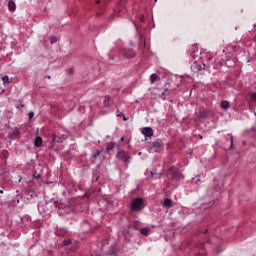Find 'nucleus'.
<instances>
[{"label": "nucleus", "instance_id": "nucleus-33", "mask_svg": "<svg viewBox=\"0 0 256 256\" xmlns=\"http://www.w3.org/2000/svg\"><path fill=\"white\" fill-rule=\"evenodd\" d=\"M63 208V206H58V209H62Z\"/></svg>", "mask_w": 256, "mask_h": 256}, {"label": "nucleus", "instance_id": "nucleus-23", "mask_svg": "<svg viewBox=\"0 0 256 256\" xmlns=\"http://www.w3.org/2000/svg\"><path fill=\"white\" fill-rule=\"evenodd\" d=\"M64 245H65V246L71 245V240H64Z\"/></svg>", "mask_w": 256, "mask_h": 256}, {"label": "nucleus", "instance_id": "nucleus-30", "mask_svg": "<svg viewBox=\"0 0 256 256\" xmlns=\"http://www.w3.org/2000/svg\"><path fill=\"white\" fill-rule=\"evenodd\" d=\"M124 121H127V118L125 117V114L122 116Z\"/></svg>", "mask_w": 256, "mask_h": 256}, {"label": "nucleus", "instance_id": "nucleus-26", "mask_svg": "<svg viewBox=\"0 0 256 256\" xmlns=\"http://www.w3.org/2000/svg\"><path fill=\"white\" fill-rule=\"evenodd\" d=\"M99 155H101V152H100V151H98V152H96L95 154H93V157H99Z\"/></svg>", "mask_w": 256, "mask_h": 256}, {"label": "nucleus", "instance_id": "nucleus-21", "mask_svg": "<svg viewBox=\"0 0 256 256\" xmlns=\"http://www.w3.org/2000/svg\"><path fill=\"white\" fill-rule=\"evenodd\" d=\"M28 117H29V119H33V117H35V113L33 111H30L28 113Z\"/></svg>", "mask_w": 256, "mask_h": 256}, {"label": "nucleus", "instance_id": "nucleus-29", "mask_svg": "<svg viewBox=\"0 0 256 256\" xmlns=\"http://www.w3.org/2000/svg\"><path fill=\"white\" fill-rule=\"evenodd\" d=\"M123 113H119V114H117V117H123Z\"/></svg>", "mask_w": 256, "mask_h": 256}, {"label": "nucleus", "instance_id": "nucleus-38", "mask_svg": "<svg viewBox=\"0 0 256 256\" xmlns=\"http://www.w3.org/2000/svg\"><path fill=\"white\" fill-rule=\"evenodd\" d=\"M200 139H203V136H200Z\"/></svg>", "mask_w": 256, "mask_h": 256}, {"label": "nucleus", "instance_id": "nucleus-36", "mask_svg": "<svg viewBox=\"0 0 256 256\" xmlns=\"http://www.w3.org/2000/svg\"><path fill=\"white\" fill-rule=\"evenodd\" d=\"M0 193L3 194V190H0Z\"/></svg>", "mask_w": 256, "mask_h": 256}, {"label": "nucleus", "instance_id": "nucleus-22", "mask_svg": "<svg viewBox=\"0 0 256 256\" xmlns=\"http://www.w3.org/2000/svg\"><path fill=\"white\" fill-rule=\"evenodd\" d=\"M230 149H233V136L230 137Z\"/></svg>", "mask_w": 256, "mask_h": 256}, {"label": "nucleus", "instance_id": "nucleus-1", "mask_svg": "<svg viewBox=\"0 0 256 256\" xmlns=\"http://www.w3.org/2000/svg\"><path fill=\"white\" fill-rule=\"evenodd\" d=\"M143 199L142 198H135L132 200L131 203V210L132 211H143Z\"/></svg>", "mask_w": 256, "mask_h": 256}, {"label": "nucleus", "instance_id": "nucleus-24", "mask_svg": "<svg viewBox=\"0 0 256 256\" xmlns=\"http://www.w3.org/2000/svg\"><path fill=\"white\" fill-rule=\"evenodd\" d=\"M34 179H41V175L40 174H34Z\"/></svg>", "mask_w": 256, "mask_h": 256}, {"label": "nucleus", "instance_id": "nucleus-2", "mask_svg": "<svg viewBox=\"0 0 256 256\" xmlns=\"http://www.w3.org/2000/svg\"><path fill=\"white\" fill-rule=\"evenodd\" d=\"M118 157H119V159L124 161V163H129V160L131 159V156H129V153H127L125 151H119Z\"/></svg>", "mask_w": 256, "mask_h": 256}, {"label": "nucleus", "instance_id": "nucleus-15", "mask_svg": "<svg viewBox=\"0 0 256 256\" xmlns=\"http://www.w3.org/2000/svg\"><path fill=\"white\" fill-rule=\"evenodd\" d=\"M199 118L200 119H207V112L206 111H202L199 113Z\"/></svg>", "mask_w": 256, "mask_h": 256}, {"label": "nucleus", "instance_id": "nucleus-32", "mask_svg": "<svg viewBox=\"0 0 256 256\" xmlns=\"http://www.w3.org/2000/svg\"><path fill=\"white\" fill-rule=\"evenodd\" d=\"M96 3H101V0H97Z\"/></svg>", "mask_w": 256, "mask_h": 256}, {"label": "nucleus", "instance_id": "nucleus-5", "mask_svg": "<svg viewBox=\"0 0 256 256\" xmlns=\"http://www.w3.org/2000/svg\"><path fill=\"white\" fill-rule=\"evenodd\" d=\"M152 149H154L156 152L163 149V142L161 140L154 141L152 144Z\"/></svg>", "mask_w": 256, "mask_h": 256}, {"label": "nucleus", "instance_id": "nucleus-16", "mask_svg": "<svg viewBox=\"0 0 256 256\" xmlns=\"http://www.w3.org/2000/svg\"><path fill=\"white\" fill-rule=\"evenodd\" d=\"M157 81V75L156 74H151L150 76V82L153 84Z\"/></svg>", "mask_w": 256, "mask_h": 256}, {"label": "nucleus", "instance_id": "nucleus-11", "mask_svg": "<svg viewBox=\"0 0 256 256\" xmlns=\"http://www.w3.org/2000/svg\"><path fill=\"white\" fill-rule=\"evenodd\" d=\"M172 175L174 179H184L183 174H181L179 171L172 172Z\"/></svg>", "mask_w": 256, "mask_h": 256}, {"label": "nucleus", "instance_id": "nucleus-7", "mask_svg": "<svg viewBox=\"0 0 256 256\" xmlns=\"http://www.w3.org/2000/svg\"><path fill=\"white\" fill-rule=\"evenodd\" d=\"M124 56L126 57V59H133V57H135V52H133L132 49H125Z\"/></svg>", "mask_w": 256, "mask_h": 256}, {"label": "nucleus", "instance_id": "nucleus-13", "mask_svg": "<svg viewBox=\"0 0 256 256\" xmlns=\"http://www.w3.org/2000/svg\"><path fill=\"white\" fill-rule=\"evenodd\" d=\"M140 233L147 237V235H149V228H141Z\"/></svg>", "mask_w": 256, "mask_h": 256}, {"label": "nucleus", "instance_id": "nucleus-4", "mask_svg": "<svg viewBox=\"0 0 256 256\" xmlns=\"http://www.w3.org/2000/svg\"><path fill=\"white\" fill-rule=\"evenodd\" d=\"M142 135H144V137H153V128L151 127L143 128Z\"/></svg>", "mask_w": 256, "mask_h": 256}, {"label": "nucleus", "instance_id": "nucleus-18", "mask_svg": "<svg viewBox=\"0 0 256 256\" xmlns=\"http://www.w3.org/2000/svg\"><path fill=\"white\" fill-rule=\"evenodd\" d=\"M115 148V143H111L107 146V151H111Z\"/></svg>", "mask_w": 256, "mask_h": 256}, {"label": "nucleus", "instance_id": "nucleus-9", "mask_svg": "<svg viewBox=\"0 0 256 256\" xmlns=\"http://www.w3.org/2000/svg\"><path fill=\"white\" fill-rule=\"evenodd\" d=\"M163 207H165L166 209H169L171 207H173V200L169 199V198H166L164 199L163 201Z\"/></svg>", "mask_w": 256, "mask_h": 256}, {"label": "nucleus", "instance_id": "nucleus-37", "mask_svg": "<svg viewBox=\"0 0 256 256\" xmlns=\"http://www.w3.org/2000/svg\"><path fill=\"white\" fill-rule=\"evenodd\" d=\"M138 155H142V153H141V152H139V153H138Z\"/></svg>", "mask_w": 256, "mask_h": 256}, {"label": "nucleus", "instance_id": "nucleus-19", "mask_svg": "<svg viewBox=\"0 0 256 256\" xmlns=\"http://www.w3.org/2000/svg\"><path fill=\"white\" fill-rule=\"evenodd\" d=\"M138 19H139V21H141V23H143L145 21V15L139 14Z\"/></svg>", "mask_w": 256, "mask_h": 256}, {"label": "nucleus", "instance_id": "nucleus-27", "mask_svg": "<svg viewBox=\"0 0 256 256\" xmlns=\"http://www.w3.org/2000/svg\"><path fill=\"white\" fill-rule=\"evenodd\" d=\"M51 43H57V38L56 37L52 38Z\"/></svg>", "mask_w": 256, "mask_h": 256}, {"label": "nucleus", "instance_id": "nucleus-28", "mask_svg": "<svg viewBox=\"0 0 256 256\" xmlns=\"http://www.w3.org/2000/svg\"><path fill=\"white\" fill-rule=\"evenodd\" d=\"M84 197H86L87 199H89V193H85Z\"/></svg>", "mask_w": 256, "mask_h": 256}, {"label": "nucleus", "instance_id": "nucleus-14", "mask_svg": "<svg viewBox=\"0 0 256 256\" xmlns=\"http://www.w3.org/2000/svg\"><path fill=\"white\" fill-rule=\"evenodd\" d=\"M3 85H9V76H3L2 77Z\"/></svg>", "mask_w": 256, "mask_h": 256}, {"label": "nucleus", "instance_id": "nucleus-25", "mask_svg": "<svg viewBox=\"0 0 256 256\" xmlns=\"http://www.w3.org/2000/svg\"><path fill=\"white\" fill-rule=\"evenodd\" d=\"M213 205H215V202H214V201H210V202L208 203V207H213Z\"/></svg>", "mask_w": 256, "mask_h": 256}, {"label": "nucleus", "instance_id": "nucleus-31", "mask_svg": "<svg viewBox=\"0 0 256 256\" xmlns=\"http://www.w3.org/2000/svg\"><path fill=\"white\" fill-rule=\"evenodd\" d=\"M120 141H125V137H121V138H120Z\"/></svg>", "mask_w": 256, "mask_h": 256}, {"label": "nucleus", "instance_id": "nucleus-10", "mask_svg": "<svg viewBox=\"0 0 256 256\" xmlns=\"http://www.w3.org/2000/svg\"><path fill=\"white\" fill-rule=\"evenodd\" d=\"M220 107L222 109H224L225 111H227V109H229L231 107V103H229V101L224 100L220 103Z\"/></svg>", "mask_w": 256, "mask_h": 256}, {"label": "nucleus", "instance_id": "nucleus-39", "mask_svg": "<svg viewBox=\"0 0 256 256\" xmlns=\"http://www.w3.org/2000/svg\"><path fill=\"white\" fill-rule=\"evenodd\" d=\"M151 175H154L153 172H151Z\"/></svg>", "mask_w": 256, "mask_h": 256}, {"label": "nucleus", "instance_id": "nucleus-35", "mask_svg": "<svg viewBox=\"0 0 256 256\" xmlns=\"http://www.w3.org/2000/svg\"><path fill=\"white\" fill-rule=\"evenodd\" d=\"M2 93H5V89L2 90Z\"/></svg>", "mask_w": 256, "mask_h": 256}, {"label": "nucleus", "instance_id": "nucleus-6", "mask_svg": "<svg viewBox=\"0 0 256 256\" xmlns=\"http://www.w3.org/2000/svg\"><path fill=\"white\" fill-rule=\"evenodd\" d=\"M191 57L193 59H197V57H199V47L197 46V44H194L192 46Z\"/></svg>", "mask_w": 256, "mask_h": 256}, {"label": "nucleus", "instance_id": "nucleus-12", "mask_svg": "<svg viewBox=\"0 0 256 256\" xmlns=\"http://www.w3.org/2000/svg\"><path fill=\"white\" fill-rule=\"evenodd\" d=\"M34 145H35L36 147H41V145H43V139H42L41 137H37V138L35 139Z\"/></svg>", "mask_w": 256, "mask_h": 256}, {"label": "nucleus", "instance_id": "nucleus-17", "mask_svg": "<svg viewBox=\"0 0 256 256\" xmlns=\"http://www.w3.org/2000/svg\"><path fill=\"white\" fill-rule=\"evenodd\" d=\"M104 105H105V107H109V96H105Z\"/></svg>", "mask_w": 256, "mask_h": 256}, {"label": "nucleus", "instance_id": "nucleus-8", "mask_svg": "<svg viewBox=\"0 0 256 256\" xmlns=\"http://www.w3.org/2000/svg\"><path fill=\"white\" fill-rule=\"evenodd\" d=\"M8 9L9 11H11V13H15V11L17 10V4H15V1L9 0Z\"/></svg>", "mask_w": 256, "mask_h": 256}, {"label": "nucleus", "instance_id": "nucleus-34", "mask_svg": "<svg viewBox=\"0 0 256 256\" xmlns=\"http://www.w3.org/2000/svg\"><path fill=\"white\" fill-rule=\"evenodd\" d=\"M69 212V208H67V210H66V213H68Z\"/></svg>", "mask_w": 256, "mask_h": 256}, {"label": "nucleus", "instance_id": "nucleus-3", "mask_svg": "<svg viewBox=\"0 0 256 256\" xmlns=\"http://www.w3.org/2000/svg\"><path fill=\"white\" fill-rule=\"evenodd\" d=\"M205 68V64L202 65H199L197 63V61H195L192 66H191V70L194 72V73H197L198 71H201Z\"/></svg>", "mask_w": 256, "mask_h": 256}, {"label": "nucleus", "instance_id": "nucleus-20", "mask_svg": "<svg viewBox=\"0 0 256 256\" xmlns=\"http://www.w3.org/2000/svg\"><path fill=\"white\" fill-rule=\"evenodd\" d=\"M250 99H252V101H254L256 103V93H252L250 95Z\"/></svg>", "mask_w": 256, "mask_h": 256}]
</instances>
